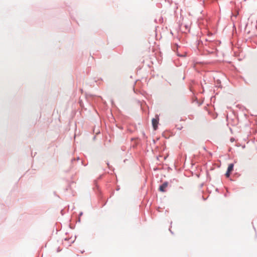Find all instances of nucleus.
<instances>
[{
    "instance_id": "obj_1",
    "label": "nucleus",
    "mask_w": 257,
    "mask_h": 257,
    "mask_svg": "<svg viewBox=\"0 0 257 257\" xmlns=\"http://www.w3.org/2000/svg\"><path fill=\"white\" fill-rule=\"evenodd\" d=\"M152 125L154 130H156L158 127V124L159 122V117L156 116V118H154L152 120Z\"/></svg>"
},
{
    "instance_id": "obj_2",
    "label": "nucleus",
    "mask_w": 257,
    "mask_h": 257,
    "mask_svg": "<svg viewBox=\"0 0 257 257\" xmlns=\"http://www.w3.org/2000/svg\"><path fill=\"white\" fill-rule=\"evenodd\" d=\"M168 183L167 182H164L162 185H161L160 186L159 189L161 192H164L166 191V189L168 187Z\"/></svg>"
},
{
    "instance_id": "obj_3",
    "label": "nucleus",
    "mask_w": 257,
    "mask_h": 257,
    "mask_svg": "<svg viewBox=\"0 0 257 257\" xmlns=\"http://www.w3.org/2000/svg\"><path fill=\"white\" fill-rule=\"evenodd\" d=\"M233 164H229L228 167V168H227V171L231 172L233 170Z\"/></svg>"
},
{
    "instance_id": "obj_4",
    "label": "nucleus",
    "mask_w": 257,
    "mask_h": 257,
    "mask_svg": "<svg viewBox=\"0 0 257 257\" xmlns=\"http://www.w3.org/2000/svg\"><path fill=\"white\" fill-rule=\"evenodd\" d=\"M231 172H228L227 171V172L225 174V175L227 177H228L229 176H230V174Z\"/></svg>"
},
{
    "instance_id": "obj_5",
    "label": "nucleus",
    "mask_w": 257,
    "mask_h": 257,
    "mask_svg": "<svg viewBox=\"0 0 257 257\" xmlns=\"http://www.w3.org/2000/svg\"><path fill=\"white\" fill-rule=\"evenodd\" d=\"M234 139L233 138H231L230 141L232 143L234 141Z\"/></svg>"
}]
</instances>
